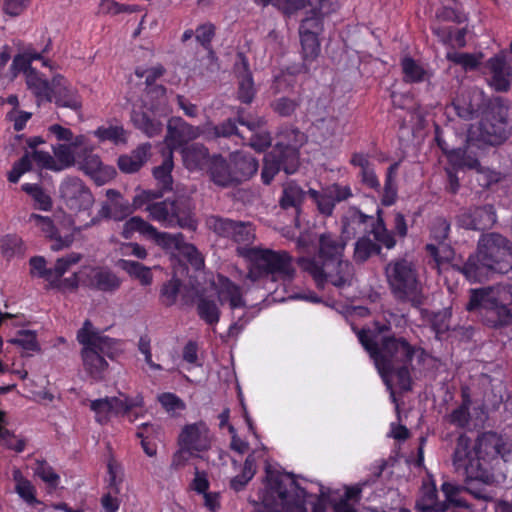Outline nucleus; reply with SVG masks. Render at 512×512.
Here are the masks:
<instances>
[{"label":"nucleus","mask_w":512,"mask_h":512,"mask_svg":"<svg viewBox=\"0 0 512 512\" xmlns=\"http://www.w3.org/2000/svg\"><path fill=\"white\" fill-rule=\"evenodd\" d=\"M451 231L450 221L443 217L437 216L433 219L430 226V237L438 244H444L449 238Z\"/></svg>","instance_id":"obj_54"},{"label":"nucleus","mask_w":512,"mask_h":512,"mask_svg":"<svg viewBox=\"0 0 512 512\" xmlns=\"http://www.w3.org/2000/svg\"><path fill=\"white\" fill-rule=\"evenodd\" d=\"M375 220L373 216L364 214L359 208L350 207L342 218V233L348 238L371 233Z\"/></svg>","instance_id":"obj_22"},{"label":"nucleus","mask_w":512,"mask_h":512,"mask_svg":"<svg viewBox=\"0 0 512 512\" xmlns=\"http://www.w3.org/2000/svg\"><path fill=\"white\" fill-rule=\"evenodd\" d=\"M60 197L74 212L89 210L94 202L90 189L77 177H68L60 185Z\"/></svg>","instance_id":"obj_16"},{"label":"nucleus","mask_w":512,"mask_h":512,"mask_svg":"<svg viewBox=\"0 0 512 512\" xmlns=\"http://www.w3.org/2000/svg\"><path fill=\"white\" fill-rule=\"evenodd\" d=\"M357 335L359 342L373 359L383 382L390 391L392 401L396 402L392 385L393 377L396 378L397 385L402 392L411 391L413 381L410 370L416 348L404 337L384 336L378 343L370 330L361 329Z\"/></svg>","instance_id":"obj_2"},{"label":"nucleus","mask_w":512,"mask_h":512,"mask_svg":"<svg viewBox=\"0 0 512 512\" xmlns=\"http://www.w3.org/2000/svg\"><path fill=\"white\" fill-rule=\"evenodd\" d=\"M435 35L441 38L444 44L464 47L466 45V28H456L454 26H441L433 28Z\"/></svg>","instance_id":"obj_44"},{"label":"nucleus","mask_w":512,"mask_h":512,"mask_svg":"<svg viewBox=\"0 0 512 512\" xmlns=\"http://www.w3.org/2000/svg\"><path fill=\"white\" fill-rule=\"evenodd\" d=\"M76 338L82 345L80 354L85 372L95 381L103 380L109 367L106 358L115 360L122 353L121 341L102 335L88 319L78 330Z\"/></svg>","instance_id":"obj_5"},{"label":"nucleus","mask_w":512,"mask_h":512,"mask_svg":"<svg viewBox=\"0 0 512 512\" xmlns=\"http://www.w3.org/2000/svg\"><path fill=\"white\" fill-rule=\"evenodd\" d=\"M456 268L470 282H480L491 272L485 265V260L480 257L478 249L475 254L470 255L462 265H457Z\"/></svg>","instance_id":"obj_32"},{"label":"nucleus","mask_w":512,"mask_h":512,"mask_svg":"<svg viewBox=\"0 0 512 512\" xmlns=\"http://www.w3.org/2000/svg\"><path fill=\"white\" fill-rule=\"evenodd\" d=\"M307 194L316 204L319 213L326 217L333 214L336 204L346 201L353 196L349 185L339 183L328 185L320 191L310 188Z\"/></svg>","instance_id":"obj_17"},{"label":"nucleus","mask_w":512,"mask_h":512,"mask_svg":"<svg viewBox=\"0 0 512 512\" xmlns=\"http://www.w3.org/2000/svg\"><path fill=\"white\" fill-rule=\"evenodd\" d=\"M403 81L407 84L422 83L429 80L430 72L425 67L410 56H405L400 62Z\"/></svg>","instance_id":"obj_38"},{"label":"nucleus","mask_w":512,"mask_h":512,"mask_svg":"<svg viewBox=\"0 0 512 512\" xmlns=\"http://www.w3.org/2000/svg\"><path fill=\"white\" fill-rule=\"evenodd\" d=\"M134 232H139L145 237L152 239L158 246L165 250L173 251H176L183 238L182 233L170 234L167 232H159L153 225L139 216L131 217L125 222L122 236L125 239H130Z\"/></svg>","instance_id":"obj_14"},{"label":"nucleus","mask_w":512,"mask_h":512,"mask_svg":"<svg viewBox=\"0 0 512 512\" xmlns=\"http://www.w3.org/2000/svg\"><path fill=\"white\" fill-rule=\"evenodd\" d=\"M491 77L489 85L496 92H507L510 89L509 73L507 70V62L504 56L495 55L486 62Z\"/></svg>","instance_id":"obj_27"},{"label":"nucleus","mask_w":512,"mask_h":512,"mask_svg":"<svg viewBox=\"0 0 512 512\" xmlns=\"http://www.w3.org/2000/svg\"><path fill=\"white\" fill-rule=\"evenodd\" d=\"M497 221L493 205L487 204L470 208L458 216V223L468 230L484 231L490 229Z\"/></svg>","instance_id":"obj_20"},{"label":"nucleus","mask_w":512,"mask_h":512,"mask_svg":"<svg viewBox=\"0 0 512 512\" xmlns=\"http://www.w3.org/2000/svg\"><path fill=\"white\" fill-rule=\"evenodd\" d=\"M447 59L455 64L461 65L466 71L476 70L480 65V57L471 53L448 54Z\"/></svg>","instance_id":"obj_60"},{"label":"nucleus","mask_w":512,"mask_h":512,"mask_svg":"<svg viewBox=\"0 0 512 512\" xmlns=\"http://www.w3.org/2000/svg\"><path fill=\"white\" fill-rule=\"evenodd\" d=\"M478 250L491 272L512 271V242L508 238L495 232L485 234L479 240Z\"/></svg>","instance_id":"obj_9"},{"label":"nucleus","mask_w":512,"mask_h":512,"mask_svg":"<svg viewBox=\"0 0 512 512\" xmlns=\"http://www.w3.org/2000/svg\"><path fill=\"white\" fill-rule=\"evenodd\" d=\"M306 194L307 192H305L297 183L294 181L288 182L283 187L282 195L279 199V205L285 210L293 208L298 214Z\"/></svg>","instance_id":"obj_39"},{"label":"nucleus","mask_w":512,"mask_h":512,"mask_svg":"<svg viewBox=\"0 0 512 512\" xmlns=\"http://www.w3.org/2000/svg\"><path fill=\"white\" fill-rule=\"evenodd\" d=\"M512 286L490 285L469 290L465 310L476 314L483 325L501 329L512 325Z\"/></svg>","instance_id":"obj_4"},{"label":"nucleus","mask_w":512,"mask_h":512,"mask_svg":"<svg viewBox=\"0 0 512 512\" xmlns=\"http://www.w3.org/2000/svg\"><path fill=\"white\" fill-rule=\"evenodd\" d=\"M300 166L297 154L293 149L282 150L280 146L273 147L264 155L261 170V181L264 185H270L275 176L282 170L287 175L294 174Z\"/></svg>","instance_id":"obj_13"},{"label":"nucleus","mask_w":512,"mask_h":512,"mask_svg":"<svg viewBox=\"0 0 512 512\" xmlns=\"http://www.w3.org/2000/svg\"><path fill=\"white\" fill-rule=\"evenodd\" d=\"M239 254L249 259V277L258 280L271 277L274 281L290 282L296 275L293 256L285 250L250 247L239 249Z\"/></svg>","instance_id":"obj_6"},{"label":"nucleus","mask_w":512,"mask_h":512,"mask_svg":"<svg viewBox=\"0 0 512 512\" xmlns=\"http://www.w3.org/2000/svg\"><path fill=\"white\" fill-rule=\"evenodd\" d=\"M28 89L34 94L38 103L52 102L53 79L49 82L39 75L36 70H31L26 77Z\"/></svg>","instance_id":"obj_36"},{"label":"nucleus","mask_w":512,"mask_h":512,"mask_svg":"<svg viewBox=\"0 0 512 512\" xmlns=\"http://www.w3.org/2000/svg\"><path fill=\"white\" fill-rule=\"evenodd\" d=\"M54 159L57 164L56 171H62L74 165V153L69 145L57 144L53 146Z\"/></svg>","instance_id":"obj_56"},{"label":"nucleus","mask_w":512,"mask_h":512,"mask_svg":"<svg viewBox=\"0 0 512 512\" xmlns=\"http://www.w3.org/2000/svg\"><path fill=\"white\" fill-rule=\"evenodd\" d=\"M219 296L229 302L231 309L244 308L246 302L242 295L241 287L230 280L228 277L219 275Z\"/></svg>","instance_id":"obj_35"},{"label":"nucleus","mask_w":512,"mask_h":512,"mask_svg":"<svg viewBox=\"0 0 512 512\" xmlns=\"http://www.w3.org/2000/svg\"><path fill=\"white\" fill-rule=\"evenodd\" d=\"M173 168V153L167 151L164 154L162 164L153 169V176L157 181V189L143 190L135 196L134 204L139 208L147 205L145 210L149 212L151 219L165 227H180L189 231H195L198 223L194 213V204L190 197L178 195L173 199L168 198L160 202L151 203L161 198L165 192L172 190Z\"/></svg>","instance_id":"obj_1"},{"label":"nucleus","mask_w":512,"mask_h":512,"mask_svg":"<svg viewBox=\"0 0 512 512\" xmlns=\"http://www.w3.org/2000/svg\"><path fill=\"white\" fill-rule=\"evenodd\" d=\"M90 409L95 413V420L99 424H106L112 415L109 397L92 400Z\"/></svg>","instance_id":"obj_58"},{"label":"nucleus","mask_w":512,"mask_h":512,"mask_svg":"<svg viewBox=\"0 0 512 512\" xmlns=\"http://www.w3.org/2000/svg\"><path fill=\"white\" fill-rule=\"evenodd\" d=\"M211 440L210 430L204 421L185 425L178 437L180 451L174 454L172 465L178 467L182 464L181 454L183 452L196 455V453L209 450Z\"/></svg>","instance_id":"obj_10"},{"label":"nucleus","mask_w":512,"mask_h":512,"mask_svg":"<svg viewBox=\"0 0 512 512\" xmlns=\"http://www.w3.org/2000/svg\"><path fill=\"white\" fill-rule=\"evenodd\" d=\"M305 142V135L297 127L292 125L282 126L278 132V141L274 147L280 146L282 150L293 149L296 154L298 161H300L299 148Z\"/></svg>","instance_id":"obj_34"},{"label":"nucleus","mask_w":512,"mask_h":512,"mask_svg":"<svg viewBox=\"0 0 512 512\" xmlns=\"http://www.w3.org/2000/svg\"><path fill=\"white\" fill-rule=\"evenodd\" d=\"M211 181L220 187L236 186L231 159L227 161L221 154H214L211 157L207 168Z\"/></svg>","instance_id":"obj_25"},{"label":"nucleus","mask_w":512,"mask_h":512,"mask_svg":"<svg viewBox=\"0 0 512 512\" xmlns=\"http://www.w3.org/2000/svg\"><path fill=\"white\" fill-rule=\"evenodd\" d=\"M151 150L150 143L137 146L130 154L120 155L117 165L121 172L132 174L138 172L146 163Z\"/></svg>","instance_id":"obj_29"},{"label":"nucleus","mask_w":512,"mask_h":512,"mask_svg":"<svg viewBox=\"0 0 512 512\" xmlns=\"http://www.w3.org/2000/svg\"><path fill=\"white\" fill-rule=\"evenodd\" d=\"M483 466L501 456L505 461L512 454L511 444L496 432L487 431L480 434L474 442Z\"/></svg>","instance_id":"obj_18"},{"label":"nucleus","mask_w":512,"mask_h":512,"mask_svg":"<svg viewBox=\"0 0 512 512\" xmlns=\"http://www.w3.org/2000/svg\"><path fill=\"white\" fill-rule=\"evenodd\" d=\"M133 125L148 137H154L161 133L163 124L143 110H133L131 115Z\"/></svg>","instance_id":"obj_40"},{"label":"nucleus","mask_w":512,"mask_h":512,"mask_svg":"<svg viewBox=\"0 0 512 512\" xmlns=\"http://www.w3.org/2000/svg\"><path fill=\"white\" fill-rule=\"evenodd\" d=\"M509 135L507 108L501 104L487 110L478 124L469 131L470 140L479 147L501 145Z\"/></svg>","instance_id":"obj_8"},{"label":"nucleus","mask_w":512,"mask_h":512,"mask_svg":"<svg viewBox=\"0 0 512 512\" xmlns=\"http://www.w3.org/2000/svg\"><path fill=\"white\" fill-rule=\"evenodd\" d=\"M237 123H238L237 118L236 119L229 118L218 125H213L206 132V138L207 139H216V138H220V137L229 138L231 136H238L240 138H243V136L240 134V132L238 130Z\"/></svg>","instance_id":"obj_50"},{"label":"nucleus","mask_w":512,"mask_h":512,"mask_svg":"<svg viewBox=\"0 0 512 512\" xmlns=\"http://www.w3.org/2000/svg\"><path fill=\"white\" fill-rule=\"evenodd\" d=\"M15 482V492L29 506L35 507L41 504L36 497V488L32 482L23 476L19 469H15L12 473Z\"/></svg>","instance_id":"obj_41"},{"label":"nucleus","mask_w":512,"mask_h":512,"mask_svg":"<svg viewBox=\"0 0 512 512\" xmlns=\"http://www.w3.org/2000/svg\"><path fill=\"white\" fill-rule=\"evenodd\" d=\"M384 273L390 292L398 302L414 307L421 305L422 283L416 262L404 257L392 259Z\"/></svg>","instance_id":"obj_7"},{"label":"nucleus","mask_w":512,"mask_h":512,"mask_svg":"<svg viewBox=\"0 0 512 512\" xmlns=\"http://www.w3.org/2000/svg\"><path fill=\"white\" fill-rule=\"evenodd\" d=\"M205 132L198 126H193L181 117H172L168 121L165 143L168 151L182 147L188 142L197 139Z\"/></svg>","instance_id":"obj_19"},{"label":"nucleus","mask_w":512,"mask_h":512,"mask_svg":"<svg viewBox=\"0 0 512 512\" xmlns=\"http://www.w3.org/2000/svg\"><path fill=\"white\" fill-rule=\"evenodd\" d=\"M22 191L28 194L35 202V208L42 211H49L52 208V199L37 183H24Z\"/></svg>","instance_id":"obj_46"},{"label":"nucleus","mask_w":512,"mask_h":512,"mask_svg":"<svg viewBox=\"0 0 512 512\" xmlns=\"http://www.w3.org/2000/svg\"><path fill=\"white\" fill-rule=\"evenodd\" d=\"M130 213L128 205L113 203L109 205L104 203L99 209L96 216L92 217L91 220L82 226L78 227V231L88 229L100 223L102 219H114L122 220Z\"/></svg>","instance_id":"obj_37"},{"label":"nucleus","mask_w":512,"mask_h":512,"mask_svg":"<svg viewBox=\"0 0 512 512\" xmlns=\"http://www.w3.org/2000/svg\"><path fill=\"white\" fill-rule=\"evenodd\" d=\"M30 220L34 221L35 224L44 233L45 237L52 241V250L60 251L69 247L73 243L74 235L72 233L62 234L61 231L54 225V222L50 217L33 213L30 216Z\"/></svg>","instance_id":"obj_24"},{"label":"nucleus","mask_w":512,"mask_h":512,"mask_svg":"<svg viewBox=\"0 0 512 512\" xmlns=\"http://www.w3.org/2000/svg\"><path fill=\"white\" fill-rule=\"evenodd\" d=\"M255 96L254 81L252 75L247 73L239 81L238 99L245 104H250Z\"/></svg>","instance_id":"obj_62"},{"label":"nucleus","mask_w":512,"mask_h":512,"mask_svg":"<svg viewBox=\"0 0 512 512\" xmlns=\"http://www.w3.org/2000/svg\"><path fill=\"white\" fill-rule=\"evenodd\" d=\"M234 181L239 185L251 179L259 169L258 160L250 154L237 152L231 156Z\"/></svg>","instance_id":"obj_28"},{"label":"nucleus","mask_w":512,"mask_h":512,"mask_svg":"<svg viewBox=\"0 0 512 512\" xmlns=\"http://www.w3.org/2000/svg\"><path fill=\"white\" fill-rule=\"evenodd\" d=\"M401 161L393 162L385 173L384 186L381 187V204L385 207L392 206L398 199L397 176Z\"/></svg>","instance_id":"obj_31"},{"label":"nucleus","mask_w":512,"mask_h":512,"mask_svg":"<svg viewBox=\"0 0 512 512\" xmlns=\"http://www.w3.org/2000/svg\"><path fill=\"white\" fill-rule=\"evenodd\" d=\"M453 465L456 470H463L470 478L482 479L487 475V467L481 463L474 443L464 433L456 440Z\"/></svg>","instance_id":"obj_12"},{"label":"nucleus","mask_w":512,"mask_h":512,"mask_svg":"<svg viewBox=\"0 0 512 512\" xmlns=\"http://www.w3.org/2000/svg\"><path fill=\"white\" fill-rule=\"evenodd\" d=\"M376 214L377 218L372 224L371 234L384 248L391 250L395 248L398 241H403L407 237L409 229L407 219L402 212L394 210L389 222L390 229H388L382 209L378 208Z\"/></svg>","instance_id":"obj_11"},{"label":"nucleus","mask_w":512,"mask_h":512,"mask_svg":"<svg viewBox=\"0 0 512 512\" xmlns=\"http://www.w3.org/2000/svg\"><path fill=\"white\" fill-rule=\"evenodd\" d=\"M216 35V26L211 22L200 24L195 29L196 41L202 48L210 53L212 50V41Z\"/></svg>","instance_id":"obj_55"},{"label":"nucleus","mask_w":512,"mask_h":512,"mask_svg":"<svg viewBox=\"0 0 512 512\" xmlns=\"http://www.w3.org/2000/svg\"><path fill=\"white\" fill-rule=\"evenodd\" d=\"M302 60L314 62L320 55L321 44L319 36L304 34L300 35Z\"/></svg>","instance_id":"obj_48"},{"label":"nucleus","mask_w":512,"mask_h":512,"mask_svg":"<svg viewBox=\"0 0 512 512\" xmlns=\"http://www.w3.org/2000/svg\"><path fill=\"white\" fill-rule=\"evenodd\" d=\"M181 155L183 164L189 171L207 170L212 157L208 148L200 143L184 146Z\"/></svg>","instance_id":"obj_26"},{"label":"nucleus","mask_w":512,"mask_h":512,"mask_svg":"<svg viewBox=\"0 0 512 512\" xmlns=\"http://www.w3.org/2000/svg\"><path fill=\"white\" fill-rule=\"evenodd\" d=\"M100 142L110 141L115 145L126 143V133L122 126H100L94 131Z\"/></svg>","instance_id":"obj_52"},{"label":"nucleus","mask_w":512,"mask_h":512,"mask_svg":"<svg viewBox=\"0 0 512 512\" xmlns=\"http://www.w3.org/2000/svg\"><path fill=\"white\" fill-rule=\"evenodd\" d=\"M196 311L199 318L207 325L215 326L218 324L221 311L213 299L201 296L197 299Z\"/></svg>","instance_id":"obj_42"},{"label":"nucleus","mask_w":512,"mask_h":512,"mask_svg":"<svg viewBox=\"0 0 512 512\" xmlns=\"http://www.w3.org/2000/svg\"><path fill=\"white\" fill-rule=\"evenodd\" d=\"M416 509L420 512H446L448 504L438 501V492L435 483L423 484L422 495L416 502Z\"/></svg>","instance_id":"obj_33"},{"label":"nucleus","mask_w":512,"mask_h":512,"mask_svg":"<svg viewBox=\"0 0 512 512\" xmlns=\"http://www.w3.org/2000/svg\"><path fill=\"white\" fill-rule=\"evenodd\" d=\"M154 432V425L151 423H143L138 427V430L136 432V437L141 439V446L144 450V452L152 457L156 455V446L154 444H151L146 439L149 434H152Z\"/></svg>","instance_id":"obj_64"},{"label":"nucleus","mask_w":512,"mask_h":512,"mask_svg":"<svg viewBox=\"0 0 512 512\" xmlns=\"http://www.w3.org/2000/svg\"><path fill=\"white\" fill-rule=\"evenodd\" d=\"M382 247H384L381 243L370 239L369 236L363 235L360 237L354 247V260L357 263L366 262L371 256L379 255L381 253Z\"/></svg>","instance_id":"obj_43"},{"label":"nucleus","mask_w":512,"mask_h":512,"mask_svg":"<svg viewBox=\"0 0 512 512\" xmlns=\"http://www.w3.org/2000/svg\"><path fill=\"white\" fill-rule=\"evenodd\" d=\"M119 266L126 271L130 276L137 278L144 286L152 283V273L150 269L141 263L133 260L121 259Z\"/></svg>","instance_id":"obj_47"},{"label":"nucleus","mask_w":512,"mask_h":512,"mask_svg":"<svg viewBox=\"0 0 512 512\" xmlns=\"http://www.w3.org/2000/svg\"><path fill=\"white\" fill-rule=\"evenodd\" d=\"M25 251L21 237L16 234H7L1 239V253L11 259L18 255H23Z\"/></svg>","instance_id":"obj_51"},{"label":"nucleus","mask_w":512,"mask_h":512,"mask_svg":"<svg viewBox=\"0 0 512 512\" xmlns=\"http://www.w3.org/2000/svg\"><path fill=\"white\" fill-rule=\"evenodd\" d=\"M480 148L476 143L468 139L463 147L453 148L448 155V163L451 168L455 171L459 170H476L481 171V164L477 149Z\"/></svg>","instance_id":"obj_21"},{"label":"nucleus","mask_w":512,"mask_h":512,"mask_svg":"<svg viewBox=\"0 0 512 512\" xmlns=\"http://www.w3.org/2000/svg\"><path fill=\"white\" fill-rule=\"evenodd\" d=\"M109 402L111 405V411L114 415H125L130 413V411L134 407L142 406L143 399L142 398H136V399H128L121 400L118 397H109Z\"/></svg>","instance_id":"obj_59"},{"label":"nucleus","mask_w":512,"mask_h":512,"mask_svg":"<svg viewBox=\"0 0 512 512\" xmlns=\"http://www.w3.org/2000/svg\"><path fill=\"white\" fill-rule=\"evenodd\" d=\"M89 281L91 288L105 293L117 291L122 284L121 278L108 267L94 268Z\"/></svg>","instance_id":"obj_30"},{"label":"nucleus","mask_w":512,"mask_h":512,"mask_svg":"<svg viewBox=\"0 0 512 512\" xmlns=\"http://www.w3.org/2000/svg\"><path fill=\"white\" fill-rule=\"evenodd\" d=\"M181 286V280L176 277L163 283L159 294L160 303L165 307L173 306L177 302Z\"/></svg>","instance_id":"obj_49"},{"label":"nucleus","mask_w":512,"mask_h":512,"mask_svg":"<svg viewBox=\"0 0 512 512\" xmlns=\"http://www.w3.org/2000/svg\"><path fill=\"white\" fill-rule=\"evenodd\" d=\"M358 178L363 186L368 189H371L377 193L381 191V183L375 172L374 165L370 167L360 170L358 173Z\"/></svg>","instance_id":"obj_63"},{"label":"nucleus","mask_w":512,"mask_h":512,"mask_svg":"<svg viewBox=\"0 0 512 512\" xmlns=\"http://www.w3.org/2000/svg\"><path fill=\"white\" fill-rule=\"evenodd\" d=\"M34 473L51 488H56L60 482V476L44 459L36 461Z\"/></svg>","instance_id":"obj_53"},{"label":"nucleus","mask_w":512,"mask_h":512,"mask_svg":"<svg viewBox=\"0 0 512 512\" xmlns=\"http://www.w3.org/2000/svg\"><path fill=\"white\" fill-rule=\"evenodd\" d=\"M345 245L340 236L323 233L319 238L317 258L300 257L297 264L312 276L319 289H323L327 282L337 288L350 286L353 266L349 261L342 259Z\"/></svg>","instance_id":"obj_3"},{"label":"nucleus","mask_w":512,"mask_h":512,"mask_svg":"<svg viewBox=\"0 0 512 512\" xmlns=\"http://www.w3.org/2000/svg\"><path fill=\"white\" fill-rule=\"evenodd\" d=\"M209 225L217 235L229 238L238 244L248 246L255 239V229L251 222L213 216L209 220Z\"/></svg>","instance_id":"obj_15"},{"label":"nucleus","mask_w":512,"mask_h":512,"mask_svg":"<svg viewBox=\"0 0 512 512\" xmlns=\"http://www.w3.org/2000/svg\"><path fill=\"white\" fill-rule=\"evenodd\" d=\"M53 100L58 107L70 108L75 111L79 110L82 106L76 89L60 74L53 76Z\"/></svg>","instance_id":"obj_23"},{"label":"nucleus","mask_w":512,"mask_h":512,"mask_svg":"<svg viewBox=\"0 0 512 512\" xmlns=\"http://www.w3.org/2000/svg\"><path fill=\"white\" fill-rule=\"evenodd\" d=\"M471 399L469 394L462 393V402L448 415V422L457 428H466L471 420Z\"/></svg>","instance_id":"obj_45"},{"label":"nucleus","mask_w":512,"mask_h":512,"mask_svg":"<svg viewBox=\"0 0 512 512\" xmlns=\"http://www.w3.org/2000/svg\"><path fill=\"white\" fill-rule=\"evenodd\" d=\"M441 491L445 495L446 503L460 508H469L467 501L463 498L458 497L462 488L452 482L445 481L441 485Z\"/></svg>","instance_id":"obj_57"},{"label":"nucleus","mask_w":512,"mask_h":512,"mask_svg":"<svg viewBox=\"0 0 512 512\" xmlns=\"http://www.w3.org/2000/svg\"><path fill=\"white\" fill-rule=\"evenodd\" d=\"M32 169V161L30 155L25 153L18 161H16L11 170L8 172V181L17 183L20 177Z\"/></svg>","instance_id":"obj_61"}]
</instances>
